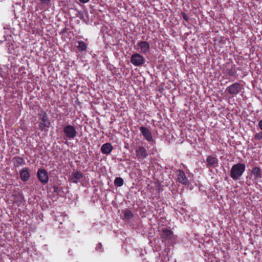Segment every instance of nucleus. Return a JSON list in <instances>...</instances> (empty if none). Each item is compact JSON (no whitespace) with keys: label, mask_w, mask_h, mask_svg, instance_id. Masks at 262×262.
<instances>
[{"label":"nucleus","mask_w":262,"mask_h":262,"mask_svg":"<svg viewBox=\"0 0 262 262\" xmlns=\"http://www.w3.org/2000/svg\"><path fill=\"white\" fill-rule=\"evenodd\" d=\"M222 71L225 75L230 77L235 76L236 73L235 65L230 62L226 63L223 65Z\"/></svg>","instance_id":"423d86ee"},{"label":"nucleus","mask_w":262,"mask_h":262,"mask_svg":"<svg viewBox=\"0 0 262 262\" xmlns=\"http://www.w3.org/2000/svg\"><path fill=\"white\" fill-rule=\"evenodd\" d=\"M53 188L54 192L56 193L57 194H59L60 192V188L58 186L54 185L53 186Z\"/></svg>","instance_id":"b1692460"},{"label":"nucleus","mask_w":262,"mask_h":262,"mask_svg":"<svg viewBox=\"0 0 262 262\" xmlns=\"http://www.w3.org/2000/svg\"><path fill=\"white\" fill-rule=\"evenodd\" d=\"M80 2L83 3H86L89 1V0H79Z\"/></svg>","instance_id":"cd10ccee"},{"label":"nucleus","mask_w":262,"mask_h":262,"mask_svg":"<svg viewBox=\"0 0 262 262\" xmlns=\"http://www.w3.org/2000/svg\"><path fill=\"white\" fill-rule=\"evenodd\" d=\"M177 181L184 185H188L189 184V181L186 178L185 172L182 170H178L177 171Z\"/></svg>","instance_id":"4468645a"},{"label":"nucleus","mask_w":262,"mask_h":262,"mask_svg":"<svg viewBox=\"0 0 262 262\" xmlns=\"http://www.w3.org/2000/svg\"><path fill=\"white\" fill-rule=\"evenodd\" d=\"M124 184V181L121 177H116L114 180V184L118 187L122 186Z\"/></svg>","instance_id":"412c9836"},{"label":"nucleus","mask_w":262,"mask_h":262,"mask_svg":"<svg viewBox=\"0 0 262 262\" xmlns=\"http://www.w3.org/2000/svg\"><path fill=\"white\" fill-rule=\"evenodd\" d=\"M139 129L146 140L149 142L154 141L151 132L147 127L141 126L140 127Z\"/></svg>","instance_id":"9d476101"},{"label":"nucleus","mask_w":262,"mask_h":262,"mask_svg":"<svg viewBox=\"0 0 262 262\" xmlns=\"http://www.w3.org/2000/svg\"><path fill=\"white\" fill-rule=\"evenodd\" d=\"M161 235L162 238L165 240L169 239L172 238V232L170 230L164 228L162 229Z\"/></svg>","instance_id":"a211bd4d"},{"label":"nucleus","mask_w":262,"mask_h":262,"mask_svg":"<svg viewBox=\"0 0 262 262\" xmlns=\"http://www.w3.org/2000/svg\"><path fill=\"white\" fill-rule=\"evenodd\" d=\"M51 0H40V1L42 3H49Z\"/></svg>","instance_id":"c85d7f7f"},{"label":"nucleus","mask_w":262,"mask_h":262,"mask_svg":"<svg viewBox=\"0 0 262 262\" xmlns=\"http://www.w3.org/2000/svg\"><path fill=\"white\" fill-rule=\"evenodd\" d=\"M102 248V244L101 243H99L96 247V250L98 251H100L101 249Z\"/></svg>","instance_id":"393cba45"},{"label":"nucleus","mask_w":262,"mask_h":262,"mask_svg":"<svg viewBox=\"0 0 262 262\" xmlns=\"http://www.w3.org/2000/svg\"><path fill=\"white\" fill-rule=\"evenodd\" d=\"M254 138L257 140H262V132L256 133L254 135Z\"/></svg>","instance_id":"5701e85b"},{"label":"nucleus","mask_w":262,"mask_h":262,"mask_svg":"<svg viewBox=\"0 0 262 262\" xmlns=\"http://www.w3.org/2000/svg\"><path fill=\"white\" fill-rule=\"evenodd\" d=\"M37 178L40 182L43 184H47L49 181L48 172L44 169H39L37 173Z\"/></svg>","instance_id":"1a4fd4ad"},{"label":"nucleus","mask_w":262,"mask_h":262,"mask_svg":"<svg viewBox=\"0 0 262 262\" xmlns=\"http://www.w3.org/2000/svg\"><path fill=\"white\" fill-rule=\"evenodd\" d=\"M83 177V174L81 172L76 171L71 174L69 178V181L72 183H77Z\"/></svg>","instance_id":"2eb2a0df"},{"label":"nucleus","mask_w":262,"mask_h":262,"mask_svg":"<svg viewBox=\"0 0 262 262\" xmlns=\"http://www.w3.org/2000/svg\"><path fill=\"white\" fill-rule=\"evenodd\" d=\"M138 51L144 54H147L150 50L149 44L145 41H141L137 43Z\"/></svg>","instance_id":"ddd939ff"},{"label":"nucleus","mask_w":262,"mask_h":262,"mask_svg":"<svg viewBox=\"0 0 262 262\" xmlns=\"http://www.w3.org/2000/svg\"><path fill=\"white\" fill-rule=\"evenodd\" d=\"M78 46H77L78 50L80 52L85 51L87 49L86 44L83 41H78Z\"/></svg>","instance_id":"aec40b11"},{"label":"nucleus","mask_w":262,"mask_h":262,"mask_svg":"<svg viewBox=\"0 0 262 262\" xmlns=\"http://www.w3.org/2000/svg\"><path fill=\"white\" fill-rule=\"evenodd\" d=\"M183 17L185 20H188V18L185 14H183Z\"/></svg>","instance_id":"bb28decb"},{"label":"nucleus","mask_w":262,"mask_h":262,"mask_svg":"<svg viewBox=\"0 0 262 262\" xmlns=\"http://www.w3.org/2000/svg\"><path fill=\"white\" fill-rule=\"evenodd\" d=\"M207 167H217L219 166V160L216 157L212 155L208 156L206 158Z\"/></svg>","instance_id":"f8f14e48"},{"label":"nucleus","mask_w":262,"mask_h":262,"mask_svg":"<svg viewBox=\"0 0 262 262\" xmlns=\"http://www.w3.org/2000/svg\"><path fill=\"white\" fill-rule=\"evenodd\" d=\"M13 164L15 167H18L21 165H25L26 163L24 158L19 156H16L13 158Z\"/></svg>","instance_id":"6ab92c4d"},{"label":"nucleus","mask_w":262,"mask_h":262,"mask_svg":"<svg viewBox=\"0 0 262 262\" xmlns=\"http://www.w3.org/2000/svg\"><path fill=\"white\" fill-rule=\"evenodd\" d=\"M3 41L2 40H0V42H2Z\"/></svg>","instance_id":"7c9ffc66"},{"label":"nucleus","mask_w":262,"mask_h":262,"mask_svg":"<svg viewBox=\"0 0 262 262\" xmlns=\"http://www.w3.org/2000/svg\"><path fill=\"white\" fill-rule=\"evenodd\" d=\"M113 149V147L110 143L103 144L101 147V152L104 154H110Z\"/></svg>","instance_id":"dca6fc26"},{"label":"nucleus","mask_w":262,"mask_h":262,"mask_svg":"<svg viewBox=\"0 0 262 262\" xmlns=\"http://www.w3.org/2000/svg\"><path fill=\"white\" fill-rule=\"evenodd\" d=\"M262 178V169L259 166L254 167L250 171V174L247 179L251 180L254 183L259 181Z\"/></svg>","instance_id":"20e7f679"},{"label":"nucleus","mask_w":262,"mask_h":262,"mask_svg":"<svg viewBox=\"0 0 262 262\" xmlns=\"http://www.w3.org/2000/svg\"><path fill=\"white\" fill-rule=\"evenodd\" d=\"M63 133L67 139L73 140L76 137L78 133L74 125L68 124L63 127Z\"/></svg>","instance_id":"7ed1b4c3"},{"label":"nucleus","mask_w":262,"mask_h":262,"mask_svg":"<svg viewBox=\"0 0 262 262\" xmlns=\"http://www.w3.org/2000/svg\"><path fill=\"white\" fill-rule=\"evenodd\" d=\"M20 176L23 181L26 182L28 181L30 177L28 168L27 167L23 168L20 171Z\"/></svg>","instance_id":"f3484780"},{"label":"nucleus","mask_w":262,"mask_h":262,"mask_svg":"<svg viewBox=\"0 0 262 262\" xmlns=\"http://www.w3.org/2000/svg\"><path fill=\"white\" fill-rule=\"evenodd\" d=\"M38 126L40 130H48L51 125L50 120L47 113L43 111H40L38 114Z\"/></svg>","instance_id":"f03ea898"},{"label":"nucleus","mask_w":262,"mask_h":262,"mask_svg":"<svg viewBox=\"0 0 262 262\" xmlns=\"http://www.w3.org/2000/svg\"><path fill=\"white\" fill-rule=\"evenodd\" d=\"M258 126L260 128V129L262 130V119L259 121Z\"/></svg>","instance_id":"a878e982"},{"label":"nucleus","mask_w":262,"mask_h":262,"mask_svg":"<svg viewBox=\"0 0 262 262\" xmlns=\"http://www.w3.org/2000/svg\"><path fill=\"white\" fill-rule=\"evenodd\" d=\"M124 218L127 220L131 219L133 216V214L130 210H125L123 211Z\"/></svg>","instance_id":"4be33fe9"},{"label":"nucleus","mask_w":262,"mask_h":262,"mask_svg":"<svg viewBox=\"0 0 262 262\" xmlns=\"http://www.w3.org/2000/svg\"><path fill=\"white\" fill-rule=\"evenodd\" d=\"M4 40L6 41V47L8 50V53L12 55H17V46L15 42L12 39H7L4 36Z\"/></svg>","instance_id":"39448f33"},{"label":"nucleus","mask_w":262,"mask_h":262,"mask_svg":"<svg viewBox=\"0 0 262 262\" xmlns=\"http://www.w3.org/2000/svg\"><path fill=\"white\" fill-rule=\"evenodd\" d=\"M145 61L143 56L139 53H135L131 56L130 62L135 66L140 67Z\"/></svg>","instance_id":"6e6552de"},{"label":"nucleus","mask_w":262,"mask_h":262,"mask_svg":"<svg viewBox=\"0 0 262 262\" xmlns=\"http://www.w3.org/2000/svg\"><path fill=\"white\" fill-rule=\"evenodd\" d=\"M1 70H2V69L0 68V76H1L2 77H4V76H3V74H2V73H1Z\"/></svg>","instance_id":"c756f323"},{"label":"nucleus","mask_w":262,"mask_h":262,"mask_svg":"<svg viewBox=\"0 0 262 262\" xmlns=\"http://www.w3.org/2000/svg\"><path fill=\"white\" fill-rule=\"evenodd\" d=\"M243 89L242 84L239 82H235L226 88V91L230 95L235 96L237 95Z\"/></svg>","instance_id":"0eeeda50"},{"label":"nucleus","mask_w":262,"mask_h":262,"mask_svg":"<svg viewBox=\"0 0 262 262\" xmlns=\"http://www.w3.org/2000/svg\"><path fill=\"white\" fill-rule=\"evenodd\" d=\"M246 169L244 163H238L234 164L231 167L230 176L233 180H238L243 176Z\"/></svg>","instance_id":"f257e3e1"},{"label":"nucleus","mask_w":262,"mask_h":262,"mask_svg":"<svg viewBox=\"0 0 262 262\" xmlns=\"http://www.w3.org/2000/svg\"><path fill=\"white\" fill-rule=\"evenodd\" d=\"M135 151L136 156L139 160H143L146 158L148 156V152L147 149L143 146H138L136 149Z\"/></svg>","instance_id":"9b49d317"}]
</instances>
